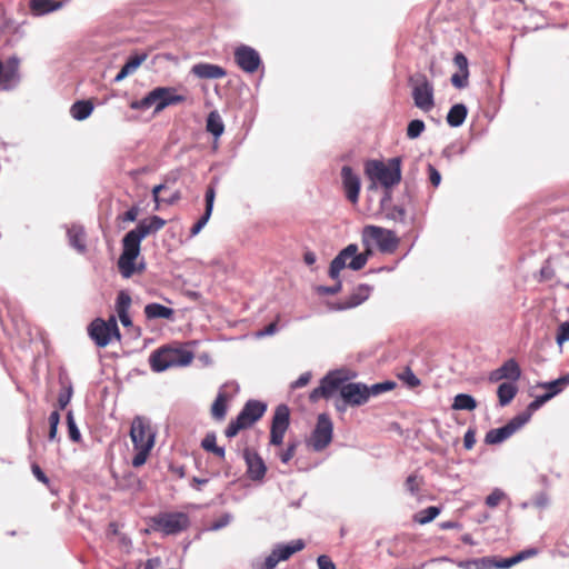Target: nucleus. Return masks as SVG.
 I'll list each match as a JSON object with an SVG mask.
<instances>
[{
  "mask_svg": "<svg viewBox=\"0 0 569 569\" xmlns=\"http://www.w3.org/2000/svg\"><path fill=\"white\" fill-rule=\"evenodd\" d=\"M365 252H358V246L350 243L343 248L331 261L329 277L338 279L343 268L361 270L372 254L371 244L376 243L381 252H392L398 246V238L393 231L377 226H366L361 234Z\"/></svg>",
  "mask_w": 569,
  "mask_h": 569,
  "instance_id": "f257e3e1",
  "label": "nucleus"
},
{
  "mask_svg": "<svg viewBox=\"0 0 569 569\" xmlns=\"http://www.w3.org/2000/svg\"><path fill=\"white\" fill-rule=\"evenodd\" d=\"M130 438L136 450L131 463L134 468H139L146 463L154 446L156 432L147 418L136 416L131 422Z\"/></svg>",
  "mask_w": 569,
  "mask_h": 569,
  "instance_id": "f03ea898",
  "label": "nucleus"
},
{
  "mask_svg": "<svg viewBox=\"0 0 569 569\" xmlns=\"http://www.w3.org/2000/svg\"><path fill=\"white\" fill-rule=\"evenodd\" d=\"M186 100L184 96L178 94L172 87H157L140 100L130 103L132 110H148L154 108L158 113L171 104H177Z\"/></svg>",
  "mask_w": 569,
  "mask_h": 569,
  "instance_id": "7ed1b4c3",
  "label": "nucleus"
},
{
  "mask_svg": "<svg viewBox=\"0 0 569 569\" xmlns=\"http://www.w3.org/2000/svg\"><path fill=\"white\" fill-rule=\"evenodd\" d=\"M192 359L193 353L187 349L163 347L150 355L149 363L154 372H162L169 368L186 367Z\"/></svg>",
  "mask_w": 569,
  "mask_h": 569,
  "instance_id": "20e7f679",
  "label": "nucleus"
},
{
  "mask_svg": "<svg viewBox=\"0 0 569 569\" xmlns=\"http://www.w3.org/2000/svg\"><path fill=\"white\" fill-rule=\"evenodd\" d=\"M365 172L370 180L390 188L401 180V160L398 157L391 158L388 163L370 160L366 163Z\"/></svg>",
  "mask_w": 569,
  "mask_h": 569,
  "instance_id": "39448f33",
  "label": "nucleus"
},
{
  "mask_svg": "<svg viewBox=\"0 0 569 569\" xmlns=\"http://www.w3.org/2000/svg\"><path fill=\"white\" fill-rule=\"evenodd\" d=\"M143 238L134 230L128 231L122 238V252L118 259V269L124 279L136 273V260L141 251Z\"/></svg>",
  "mask_w": 569,
  "mask_h": 569,
  "instance_id": "423d86ee",
  "label": "nucleus"
},
{
  "mask_svg": "<svg viewBox=\"0 0 569 569\" xmlns=\"http://www.w3.org/2000/svg\"><path fill=\"white\" fill-rule=\"evenodd\" d=\"M408 83L415 106L427 112L435 107V89L426 74L415 73L409 77Z\"/></svg>",
  "mask_w": 569,
  "mask_h": 569,
  "instance_id": "0eeeda50",
  "label": "nucleus"
},
{
  "mask_svg": "<svg viewBox=\"0 0 569 569\" xmlns=\"http://www.w3.org/2000/svg\"><path fill=\"white\" fill-rule=\"evenodd\" d=\"M153 528L167 536L184 531L190 520L184 512H161L152 518Z\"/></svg>",
  "mask_w": 569,
  "mask_h": 569,
  "instance_id": "6e6552de",
  "label": "nucleus"
},
{
  "mask_svg": "<svg viewBox=\"0 0 569 569\" xmlns=\"http://www.w3.org/2000/svg\"><path fill=\"white\" fill-rule=\"evenodd\" d=\"M88 332L94 343L101 348L107 347L113 336L120 338L114 316H111L108 320L101 318L94 319L88 327Z\"/></svg>",
  "mask_w": 569,
  "mask_h": 569,
  "instance_id": "1a4fd4ad",
  "label": "nucleus"
},
{
  "mask_svg": "<svg viewBox=\"0 0 569 569\" xmlns=\"http://www.w3.org/2000/svg\"><path fill=\"white\" fill-rule=\"evenodd\" d=\"M528 422V416H515L505 426L490 429L485 437L487 445H499L510 438Z\"/></svg>",
  "mask_w": 569,
  "mask_h": 569,
  "instance_id": "9d476101",
  "label": "nucleus"
},
{
  "mask_svg": "<svg viewBox=\"0 0 569 569\" xmlns=\"http://www.w3.org/2000/svg\"><path fill=\"white\" fill-rule=\"evenodd\" d=\"M19 64L20 60L16 56L0 61V90L10 91L18 87L21 80Z\"/></svg>",
  "mask_w": 569,
  "mask_h": 569,
  "instance_id": "9b49d317",
  "label": "nucleus"
},
{
  "mask_svg": "<svg viewBox=\"0 0 569 569\" xmlns=\"http://www.w3.org/2000/svg\"><path fill=\"white\" fill-rule=\"evenodd\" d=\"M333 426L326 413H320L311 435V446L315 451L323 450L332 440Z\"/></svg>",
  "mask_w": 569,
  "mask_h": 569,
  "instance_id": "f8f14e48",
  "label": "nucleus"
},
{
  "mask_svg": "<svg viewBox=\"0 0 569 569\" xmlns=\"http://www.w3.org/2000/svg\"><path fill=\"white\" fill-rule=\"evenodd\" d=\"M237 66L247 73H254L262 63L259 52L247 44H240L233 52Z\"/></svg>",
  "mask_w": 569,
  "mask_h": 569,
  "instance_id": "ddd939ff",
  "label": "nucleus"
},
{
  "mask_svg": "<svg viewBox=\"0 0 569 569\" xmlns=\"http://www.w3.org/2000/svg\"><path fill=\"white\" fill-rule=\"evenodd\" d=\"M290 423V411L288 406L279 405L272 418L271 430H270V443L273 446H280L283 442L284 433Z\"/></svg>",
  "mask_w": 569,
  "mask_h": 569,
  "instance_id": "4468645a",
  "label": "nucleus"
},
{
  "mask_svg": "<svg viewBox=\"0 0 569 569\" xmlns=\"http://www.w3.org/2000/svg\"><path fill=\"white\" fill-rule=\"evenodd\" d=\"M340 398L352 407L365 405L369 400L368 386L361 382H348L340 388Z\"/></svg>",
  "mask_w": 569,
  "mask_h": 569,
  "instance_id": "2eb2a0df",
  "label": "nucleus"
},
{
  "mask_svg": "<svg viewBox=\"0 0 569 569\" xmlns=\"http://www.w3.org/2000/svg\"><path fill=\"white\" fill-rule=\"evenodd\" d=\"M243 459L247 465V475L252 481H261L267 472L263 459L253 450L246 448Z\"/></svg>",
  "mask_w": 569,
  "mask_h": 569,
  "instance_id": "dca6fc26",
  "label": "nucleus"
},
{
  "mask_svg": "<svg viewBox=\"0 0 569 569\" xmlns=\"http://www.w3.org/2000/svg\"><path fill=\"white\" fill-rule=\"evenodd\" d=\"M342 186L346 191V197L352 203H357L360 192V178L349 166H343L341 169Z\"/></svg>",
  "mask_w": 569,
  "mask_h": 569,
  "instance_id": "f3484780",
  "label": "nucleus"
},
{
  "mask_svg": "<svg viewBox=\"0 0 569 569\" xmlns=\"http://www.w3.org/2000/svg\"><path fill=\"white\" fill-rule=\"evenodd\" d=\"M267 405L259 400H248L242 407L241 411L238 416L242 419V421L251 427L254 422H257L266 412Z\"/></svg>",
  "mask_w": 569,
  "mask_h": 569,
  "instance_id": "a211bd4d",
  "label": "nucleus"
},
{
  "mask_svg": "<svg viewBox=\"0 0 569 569\" xmlns=\"http://www.w3.org/2000/svg\"><path fill=\"white\" fill-rule=\"evenodd\" d=\"M216 199V187L214 184H209L206 190L204 200H206V208L203 214L200 217V219L192 226L190 230V237L197 236L208 223L214 204Z\"/></svg>",
  "mask_w": 569,
  "mask_h": 569,
  "instance_id": "6ab92c4d",
  "label": "nucleus"
},
{
  "mask_svg": "<svg viewBox=\"0 0 569 569\" xmlns=\"http://www.w3.org/2000/svg\"><path fill=\"white\" fill-rule=\"evenodd\" d=\"M502 563L503 559L487 556L459 561L458 567L462 569H506Z\"/></svg>",
  "mask_w": 569,
  "mask_h": 569,
  "instance_id": "aec40b11",
  "label": "nucleus"
},
{
  "mask_svg": "<svg viewBox=\"0 0 569 569\" xmlns=\"http://www.w3.org/2000/svg\"><path fill=\"white\" fill-rule=\"evenodd\" d=\"M191 73L200 79H221L227 71L218 64L200 62L192 66Z\"/></svg>",
  "mask_w": 569,
  "mask_h": 569,
  "instance_id": "412c9836",
  "label": "nucleus"
},
{
  "mask_svg": "<svg viewBox=\"0 0 569 569\" xmlns=\"http://www.w3.org/2000/svg\"><path fill=\"white\" fill-rule=\"evenodd\" d=\"M233 386L234 391L237 392L239 390V386L236 382L224 383L221 386L212 406H211V415L216 420H222L224 419L227 415V402L230 399V396H228L223 389L227 387Z\"/></svg>",
  "mask_w": 569,
  "mask_h": 569,
  "instance_id": "4be33fe9",
  "label": "nucleus"
},
{
  "mask_svg": "<svg viewBox=\"0 0 569 569\" xmlns=\"http://www.w3.org/2000/svg\"><path fill=\"white\" fill-rule=\"evenodd\" d=\"M147 52H139L131 54L126 63L121 67L118 74L114 77V82L124 80L128 76L133 74L138 68L147 60Z\"/></svg>",
  "mask_w": 569,
  "mask_h": 569,
  "instance_id": "5701e85b",
  "label": "nucleus"
},
{
  "mask_svg": "<svg viewBox=\"0 0 569 569\" xmlns=\"http://www.w3.org/2000/svg\"><path fill=\"white\" fill-rule=\"evenodd\" d=\"M166 226V220L159 216H151L138 222L134 230L144 239L157 233Z\"/></svg>",
  "mask_w": 569,
  "mask_h": 569,
  "instance_id": "b1692460",
  "label": "nucleus"
},
{
  "mask_svg": "<svg viewBox=\"0 0 569 569\" xmlns=\"http://www.w3.org/2000/svg\"><path fill=\"white\" fill-rule=\"evenodd\" d=\"M68 1L30 0L29 7L33 16L40 17L61 9Z\"/></svg>",
  "mask_w": 569,
  "mask_h": 569,
  "instance_id": "393cba45",
  "label": "nucleus"
},
{
  "mask_svg": "<svg viewBox=\"0 0 569 569\" xmlns=\"http://www.w3.org/2000/svg\"><path fill=\"white\" fill-rule=\"evenodd\" d=\"M131 306V297L126 291H120L117 296L116 311L123 327H129L132 321L129 316V309Z\"/></svg>",
  "mask_w": 569,
  "mask_h": 569,
  "instance_id": "a878e982",
  "label": "nucleus"
},
{
  "mask_svg": "<svg viewBox=\"0 0 569 569\" xmlns=\"http://www.w3.org/2000/svg\"><path fill=\"white\" fill-rule=\"evenodd\" d=\"M371 290H372L371 286L361 283L355 289V291L352 292V295L349 298V301L346 305H338L333 309L335 310H345V309L355 308V307L361 305L363 301H366L369 298Z\"/></svg>",
  "mask_w": 569,
  "mask_h": 569,
  "instance_id": "bb28decb",
  "label": "nucleus"
},
{
  "mask_svg": "<svg viewBox=\"0 0 569 569\" xmlns=\"http://www.w3.org/2000/svg\"><path fill=\"white\" fill-rule=\"evenodd\" d=\"M146 318L149 320L152 319H172L174 315V310L166 307L158 302L148 303L144 307Z\"/></svg>",
  "mask_w": 569,
  "mask_h": 569,
  "instance_id": "cd10ccee",
  "label": "nucleus"
},
{
  "mask_svg": "<svg viewBox=\"0 0 569 569\" xmlns=\"http://www.w3.org/2000/svg\"><path fill=\"white\" fill-rule=\"evenodd\" d=\"M305 548V541L301 539L292 540L289 543H277L273 549L281 561L288 560L293 553Z\"/></svg>",
  "mask_w": 569,
  "mask_h": 569,
  "instance_id": "c85d7f7f",
  "label": "nucleus"
},
{
  "mask_svg": "<svg viewBox=\"0 0 569 569\" xmlns=\"http://www.w3.org/2000/svg\"><path fill=\"white\" fill-rule=\"evenodd\" d=\"M69 244L74 248L78 252L83 253L87 250L86 247V233L81 226L73 224L67 230Z\"/></svg>",
  "mask_w": 569,
  "mask_h": 569,
  "instance_id": "c756f323",
  "label": "nucleus"
},
{
  "mask_svg": "<svg viewBox=\"0 0 569 569\" xmlns=\"http://www.w3.org/2000/svg\"><path fill=\"white\" fill-rule=\"evenodd\" d=\"M94 109L90 100H78L70 108V114L74 120L83 121L90 117Z\"/></svg>",
  "mask_w": 569,
  "mask_h": 569,
  "instance_id": "7c9ffc66",
  "label": "nucleus"
},
{
  "mask_svg": "<svg viewBox=\"0 0 569 569\" xmlns=\"http://www.w3.org/2000/svg\"><path fill=\"white\" fill-rule=\"evenodd\" d=\"M342 387V379L337 372H329L320 381V390L325 391L326 399L330 398L336 390Z\"/></svg>",
  "mask_w": 569,
  "mask_h": 569,
  "instance_id": "2f4dec72",
  "label": "nucleus"
},
{
  "mask_svg": "<svg viewBox=\"0 0 569 569\" xmlns=\"http://www.w3.org/2000/svg\"><path fill=\"white\" fill-rule=\"evenodd\" d=\"M498 369L507 382H517L521 377V369L513 358L505 361Z\"/></svg>",
  "mask_w": 569,
  "mask_h": 569,
  "instance_id": "473e14b6",
  "label": "nucleus"
},
{
  "mask_svg": "<svg viewBox=\"0 0 569 569\" xmlns=\"http://www.w3.org/2000/svg\"><path fill=\"white\" fill-rule=\"evenodd\" d=\"M518 392L516 382H502L498 386L497 396L501 407L508 406Z\"/></svg>",
  "mask_w": 569,
  "mask_h": 569,
  "instance_id": "72a5a7b5",
  "label": "nucleus"
},
{
  "mask_svg": "<svg viewBox=\"0 0 569 569\" xmlns=\"http://www.w3.org/2000/svg\"><path fill=\"white\" fill-rule=\"evenodd\" d=\"M468 110L463 103L453 104L447 114V122L452 128L460 127L465 122Z\"/></svg>",
  "mask_w": 569,
  "mask_h": 569,
  "instance_id": "f704fd0d",
  "label": "nucleus"
},
{
  "mask_svg": "<svg viewBox=\"0 0 569 569\" xmlns=\"http://www.w3.org/2000/svg\"><path fill=\"white\" fill-rule=\"evenodd\" d=\"M22 26L23 23H19L12 19L6 18L3 21L2 31L6 33H10L9 41L16 43L24 37Z\"/></svg>",
  "mask_w": 569,
  "mask_h": 569,
  "instance_id": "c9c22d12",
  "label": "nucleus"
},
{
  "mask_svg": "<svg viewBox=\"0 0 569 569\" xmlns=\"http://www.w3.org/2000/svg\"><path fill=\"white\" fill-rule=\"evenodd\" d=\"M539 553H540V550L538 548L530 547V548L519 551L518 553H516L515 556H512L510 558H503L502 565L505 566L506 569H509L512 566H515L521 561H525L527 559L538 556Z\"/></svg>",
  "mask_w": 569,
  "mask_h": 569,
  "instance_id": "e433bc0d",
  "label": "nucleus"
},
{
  "mask_svg": "<svg viewBox=\"0 0 569 569\" xmlns=\"http://www.w3.org/2000/svg\"><path fill=\"white\" fill-rule=\"evenodd\" d=\"M207 131L210 132L216 139L219 138L224 131V124L218 111H211L207 118Z\"/></svg>",
  "mask_w": 569,
  "mask_h": 569,
  "instance_id": "4c0bfd02",
  "label": "nucleus"
},
{
  "mask_svg": "<svg viewBox=\"0 0 569 569\" xmlns=\"http://www.w3.org/2000/svg\"><path fill=\"white\" fill-rule=\"evenodd\" d=\"M201 447L208 452H212L219 458H224L226 449L217 445V437L214 432H208L201 440Z\"/></svg>",
  "mask_w": 569,
  "mask_h": 569,
  "instance_id": "58836bf2",
  "label": "nucleus"
},
{
  "mask_svg": "<svg viewBox=\"0 0 569 569\" xmlns=\"http://www.w3.org/2000/svg\"><path fill=\"white\" fill-rule=\"evenodd\" d=\"M569 385V372L560 378L549 381L541 382L538 387L545 388L548 391L546 393H552V398L560 393Z\"/></svg>",
  "mask_w": 569,
  "mask_h": 569,
  "instance_id": "ea45409f",
  "label": "nucleus"
},
{
  "mask_svg": "<svg viewBox=\"0 0 569 569\" xmlns=\"http://www.w3.org/2000/svg\"><path fill=\"white\" fill-rule=\"evenodd\" d=\"M477 407L476 399L468 393H458L452 403L455 410H468L471 411Z\"/></svg>",
  "mask_w": 569,
  "mask_h": 569,
  "instance_id": "a19ab883",
  "label": "nucleus"
},
{
  "mask_svg": "<svg viewBox=\"0 0 569 569\" xmlns=\"http://www.w3.org/2000/svg\"><path fill=\"white\" fill-rule=\"evenodd\" d=\"M552 399V393H543L537 396L527 407L526 411L519 413L518 416H528V421L530 420L532 413L540 409L547 401Z\"/></svg>",
  "mask_w": 569,
  "mask_h": 569,
  "instance_id": "79ce46f5",
  "label": "nucleus"
},
{
  "mask_svg": "<svg viewBox=\"0 0 569 569\" xmlns=\"http://www.w3.org/2000/svg\"><path fill=\"white\" fill-rule=\"evenodd\" d=\"M440 511H441V509L439 507L430 506V507L419 511L415 516V520L420 525L429 523L439 516Z\"/></svg>",
  "mask_w": 569,
  "mask_h": 569,
  "instance_id": "37998d69",
  "label": "nucleus"
},
{
  "mask_svg": "<svg viewBox=\"0 0 569 569\" xmlns=\"http://www.w3.org/2000/svg\"><path fill=\"white\" fill-rule=\"evenodd\" d=\"M425 128H426V126L422 120H419V119L411 120L407 127V137L409 139H416V138L420 137V134L423 132Z\"/></svg>",
  "mask_w": 569,
  "mask_h": 569,
  "instance_id": "c03bdc74",
  "label": "nucleus"
},
{
  "mask_svg": "<svg viewBox=\"0 0 569 569\" xmlns=\"http://www.w3.org/2000/svg\"><path fill=\"white\" fill-rule=\"evenodd\" d=\"M249 428L242 419L237 416L234 420H231L228 427L224 430V435L227 438H233L240 430Z\"/></svg>",
  "mask_w": 569,
  "mask_h": 569,
  "instance_id": "a18cd8bd",
  "label": "nucleus"
},
{
  "mask_svg": "<svg viewBox=\"0 0 569 569\" xmlns=\"http://www.w3.org/2000/svg\"><path fill=\"white\" fill-rule=\"evenodd\" d=\"M396 387V382L393 381H383L379 383H375L371 387H368L369 398L371 396H378L382 392H387L392 390Z\"/></svg>",
  "mask_w": 569,
  "mask_h": 569,
  "instance_id": "49530a36",
  "label": "nucleus"
},
{
  "mask_svg": "<svg viewBox=\"0 0 569 569\" xmlns=\"http://www.w3.org/2000/svg\"><path fill=\"white\" fill-rule=\"evenodd\" d=\"M67 425H68V431H69L70 439L73 442H79L81 439V433L77 427L72 411L67 412Z\"/></svg>",
  "mask_w": 569,
  "mask_h": 569,
  "instance_id": "de8ad7c7",
  "label": "nucleus"
},
{
  "mask_svg": "<svg viewBox=\"0 0 569 569\" xmlns=\"http://www.w3.org/2000/svg\"><path fill=\"white\" fill-rule=\"evenodd\" d=\"M399 379L402 380L409 388H416L420 386V379L409 367H406L405 370L399 375Z\"/></svg>",
  "mask_w": 569,
  "mask_h": 569,
  "instance_id": "09e8293b",
  "label": "nucleus"
},
{
  "mask_svg": "<svg viewBox=\"0 0 569 569\" xmlns=\"http://www.w3.org/2000/svg\"><path fill=\"white\" fill-rule=\"evenodd\" d=\"M506 497L507 496L505 491H502L499 488H495L489 496H487L485 502L489 508H496L500 503V501Z\"/></svg>",
  "mask_w": 569,
  "mask_h": 569,
  "instance_id": "8fccbe9b",
  "label": "nucleus"
},
{
  "mask_svg": "<svg viewBox=\"0 0 569 569\" xmlns=\"http://www.w3.org/2000/svg\"><path fill=\"white\" fill-rule=\"evenodd\" d=\"M339 277H340V274L338 276V279H335L336 283L333 286H318L316 288V291L319 295H326V296H332V295L338 293L342 288V283H341Z\"/></svg>",
  "mask_w": 569,
  "mask_h": 569,
  "instance_id": "3c124183",
  "label": "nucleus"
},
{
  "mask_svg": "<svg viewBox=\"0 0 569 569\" xmlns=\"http://www.w3.org/2000/svg\"><path fill=\"white\" fill-rule=\"evenodd\" d=\"M386 217L390 220L403 223L406 220V209L402 206H393L387 212Z\"/></svg>",
  "mask_w": 569,
  "mask_h": 569,
  "instance_id": "603ef678",
  "label": "nucleus"
},
{
  "mask_svg": "<svg viewBox=\"0 0 569 569\" xmlns=\"http://www.w3.org/2000/svg\"><path fill=\"white\" fill-rule=\"evenodd\" d=\"M60 422V413L59 411L54 410L49 416V439L54 440L58 432V425Z\"/></svg>",
  "mask_w": 569,
  "mask_h": 569,
  "instance_id": "864d4df0",
  "label": "nucleus"
},
{
  "mask_svg": "<svg viewBox=\"0 0 569 569\" xmlns=\"http://www.w3.org/2000/svg\"><path fill=\"white\" fill-rule=\"evenodd\" d=\"M469 72H456L451 76V83L457 89H463L468 86Z\"/></svg>",
  "mask_w": 569,
  "mask_h": 569,
  "instance_id": "5fc2aeb1",
  "label": "nucleus"
},
{
  "mask_svg": "<svg viewBox=\"0 0 569 569\" xmlns=\"http://www.w3.org/2000/svg\"><path fill=\"white\" fill-rule=\"evenodd\" d=\"M556 341L559 346L569 341V321H565L559 326Z\"/></svg>",
  "mask_w": 569,
  "mask_h": 569,
  "instance_id": "6e6d98bb",
  "label": "nucleus"
},
{
  "mask_svg": "<svg viewBox=\"0 0 569 569\" xmlns=\"http://www.w3.org/2000/svg\"><path fill=\"white\" fill-rule=\"evenodd\" d=\"M232 520V516L230 513H223L219 519L214 520L210 527L209 530L211 531H218L224 527H227Z\"/></svg>",
  "mask_w": 569,
  "mask_h": 569,
  "instance_id": "4d7b16f0",
  "label": "nucleus"
},
{
  "mask_svg": "<svg viewBox=\"0 0 569 569\" xmlns=\"http://www.w3.org/2000/svg\"><path fill=\"white\" fill-rule=\"evenodd\" d=\"M297 446H298L297 441L289 442L287 446V449L280 453V460L283 463H288L293 458V456L296 453Z\"/></svg>",
  "mask_w": 569,
  "mask_h": 569,
  "instance_id": "13d9d810",
  "label": "nucleus"
},
{
  "mask_svg": "<svg viewBox=\"0 0 569 569\" xmlns=\"http://www.w3.org/2000/svg\"><path fill=\"white\" fill-rule=\"evenodd\" d=\"M455 66L459 69V72H469L468 59L462 52H457L453 58Z\"/></svg>",
  "mask_w": 569,
  "mask_h": 569,
  "instance_id": "bf43d9fd",
  "label": "nucleus"
},
{
  "mask_svg": "<svg viewBox=\"0 0 569 569\" xmlns=\"http://www.w3.org/2000/svg\"><path fill=\"white\" fill-rule=\"evenodd\" d=\"M429 181L433 187H438L441 182V174L439 170L431 163L428 164Z\"/></svg>",
  "mask_w": 569,
  "mask_h": 569,
  "instance_id": "052dcab7",
  "label": "nucleus"
},
{
  "mask_svg": "<svg viewBox=\"0 0 569 569\" xmlns=\"http://www.w3.org/2000/svg\"><path fill=\"white\" fill-rule=\"evenodd\" d=\"M280 561L277 552L272 548L271 552L264 559L263 569H274Z\"/></svg>",
  "mask_w": 569,
  "mask_h": 569,
  "instance_id": "680f3d73",
  "label": "nucleus"
},
{
  "mask_svg": "<svg viewBox=\"0 0 569 569\" xmlns=\"http://www.w3.org/2000/svg\"><path fill=\"white\" fill-rule=\"evenodd\" d=\"M476 443V431L472 428H469L463 436V446L467 450L472 449Z\"/></svg>",
  "mask_w": 569,
  "mask_h": 569,
  "instance_id": "e2e57ef3",
  "label": "nucleus"
},
{
  "mask_svg": "<svg viewBox=\"0 0 569 569\" xmlns=\"http://www.w3.org/2000/svg\"><path fill=\"white\" fill-rule=\"evenodd\" d=\"M319 569H337L335 562L326 555H321L317 558Z\"/></svg>",
  "mask_w": 569,
  "mask_h": 569,
  "instance_id": "0e129e2a",
  "label": "nucleus"
},
{
  "mask_svg": "<svg viewBox=\"0 0 569 569\" xmlns=\"http://www.w3.org/2000/svg\"><path fill=\"white\" fill-rule=\"evenodd\" d=\"M310 379H311V373L310 372H305L297 380H295L291 383V388L292 389L302 388V387H305V386H307L309 383Z\"/></svg>",
  "mask_w": 569,
  "mask_h": 569,
  "instance_id": "69168bd1",
  "label": "nucleus"
},
{
  "mask_svg": "<svg viewBox=\"0 0 569 569\" xmlns=\"http://www.w3.org/2000/svg\"><path fill=\"white\" fill-rule=\"evenodd\" d=\"M72 395V389L69 387L64 392H61L58 397V403L60 409H64L67 405L70 402Z\"/></svg>",
  "mask_w": 569,
  "mask_h": 569,
  "instance_id": "338daca9",
  "label": "nucleus"
},
{
  "mask_svg": "<svg viewBox=\"0 0 569 569\" xmlns=\"http://www.w3.org/2000/svg\"><path fill=\"white\" fill-rule=\"evenodd\" d=\"M277 330H278L277 323L276 322H271L268 326H266L262 330L258 331L256 333V336L258 338H262V337H267V336H272V335H274L277 332Z\"/></svg>",
  "mask_w": 569,
  "mask_h": 569,
  "instance_id": "774afa93",
  "label": "nucleus"
}]
</instances>
